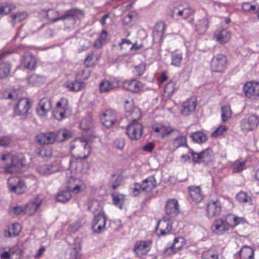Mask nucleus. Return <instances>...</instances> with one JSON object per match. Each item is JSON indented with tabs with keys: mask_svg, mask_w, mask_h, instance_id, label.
Returning <instances> with one entry per match:
<instances>
[{
	"mask_svg": "<svg viewBox=\"0 0 259 259\" xmlns=\"http://www.w3.org/2000/svg\"><path fill=\"white\" fill-rule=\"evenodd\" d=\"M70 150L77 158L85 159L91 153V146L87 140L82 138H78L70 143Z\"/></svg>",
	"mask_w": 259,
	"mask_h": 259,
	"instance_id": "1",
	"label": "nucleus"
},
{
	"mask_svg": "<svg viewBox=\"0 0 259 259\" xmlns=\"http://www.w3.org/2000/svg\"><path fill=\"white\" fill-rule=\"evenodd\" d=\"M83 11L80 9H72L65 12L61 16L64 21L66 28L71 29L79 24L80 20L84 17Z\"/></svg>",
	"mask_w": 259,
	"mask_h": 259,
	"instance_id": "2",
	"label": "nucleus"
},
{
	"mask_svg": "<svg viewBox=\"0 0 259 259\" xmlns=\"http://www.w3.org/2000/svg\"><path fill=\"white\" fill-rule=\"evenodd\" d=\"M2 160L6 162L5 172L9 174L18 172L21 170L23 164L21 157L17 154H7L3 155Z\"/></svg>",
	"mask_w": 259,
	"mask_h": 259,
	"instance_id": "3",
	"label": "nucleus"
},
{
	"mask_svg": "<svg viewBox=\"0 0 259 259\" xmlns=\"http://www.w3.org/2000/svg\"><path fill=\"white\" fill-rule=\"evenodd\" d=\"M195 13V10L183 2H177L174 4L171 17L173 19L187 20Z\"/></svg>",
	"mask_w": 259,
	"mask_h": 259,
	"instance_id": "4",
	"label": "nucleus"
},
{
	"mask_svg": "<svg viewBox=\"0 0 259 259\" xmlns=\"http://www.w3.org/2000/svg\"><path fill=\"white\" fill-rule=\"evenodd\" d=\"M259 124V117L255 114H246L240 121L241 130L244 133H248L255 129Z\"/></svg>",
	"mask_w": 259,
	"mask_h": 259,
	"instance_id": "5",
	"label": "nucleus"
},
{
	"mask_svg": "<svg viewBox=\"0 0 259 259\" xmlns=\"http://www.w3.org/2000/svg\"><path fill=\"white\" fill-rule=\"evenodd\" d=\"M70 112L68 100L62 98L57 102L53 114L55 118L61 121L66 118L67 114H69Z\"/></svg>",
	"mask_w": 259,
	"mask_h": 259,
	"instance_id": "6",
	"label": "nucleus"
},
{
	"mask_svg": "<svg viewBox=\"0 0 259 259\" xmlns=\"http://www.w3.org/2000/svg\"><path fill=\"white\" fill-rule=\"evenodd\" d=\"M192 156L193 161L195 163H204L208 164L212 161L213 157V150L211 148H207L199 153L193 151L190 152Z\"/></svg>",
	"mask_w": 259,
	"mask_h": 259,
	"instance_id": "7",
	"label": "nucleus"
},
{
	"mask_svg": "<svg viewBox=\"0 0 259 259\" xmlns=\"http://www.w3.org/2000/svg\"><path fill=\"white\" fill-rule=\"evenodd\" d=\"M243 91L245 96L251 100L259 98V82L248 81L244 84Z\"/></svg>",
	"mask_w": 259,
	"mask_h": 259,
	"instance_id": "8",
	"label": "nucleus"
},
{
	"mask_svg": "<svg viewBox=\"0 0 259 259\" xmlns=\"http://www.w3.org/2000/svg\"><path fill=\"white\" fill-rule=\"evenodd\" d=\"M8 187L10 191L18 194L23 193L26 189L23 181L19 177H12L8 179Z\"/></svg>",
	"mask_w": 259,
	"mask_h": 259,
	"instance_id": "9",
	"label": "nucleus"
},
{
	"mask_svg": "<svg viewBox=\"0 0 259 259\" xmlns=\"http://www.w3.org/2000/svg\"><path fill=\"white\" fill-rule=\"evenodd\" d=\"M125 115L128 120H131L133 122H137L141 115L140 110L139 108L133 105L132 100L125 102Z\"/></svg>",
	"mask_w": 259,
	"mask_h": 259,
	"instance_id": "10",
	"label": "nucleus"
},
{
	"mask_svg": "<svg viewBox=\"0 0 259 259\" xmlns=\"http://www.w3.org/2000/svg\"><path fill=\"white\" fill-rule=\"evenodd\" d=\"M226 57L221 54L213 57L211 62V68L213 71L222 72L226 68Z\"/></svg>",
	"mask_w": 259,
	"mask_h": 259,
	"instance_id": "11",
	"label": "nucleus"
},
{
	"mask_svg": "<svg viewBox=\"0 0 259 259\" xmlns=\"http://www.w3.org/2000/svg\"><path fill=\"white\" fill-rule=\"evenodd\" d=\"M152 242L151 240L137 241L134 246V252L138 257L146 254L151 249Z\"/></svg>",
	"mask_w": 259,
	"mask_h": 259,
	"instance_id": "12",
	"label": "nucleus"
},
{
	"mask_svg": "<svg viewBox=\"0 0 259 259\" xmlns=\"http://www.w3.org/2000/svg\"><path fill=\"white\" fill-rule=\"evenodd\" d=\"M143 126L138 122H132L130 124L127 128L126 133L129 138L132 140L139 139L142 135Z\"/></svg>",
	"mask_w": 259,
	"mask_h": 259,
	"instance_id": "13",
	"label": "nucleus"
},
{
	"mask_svg": "<svg viewBox=\"0 0 259 259\" xmlns=\"http://www.w3.org/2000/svg\"><path fill=\"white\" fill-rule=\"evenodd\" d=\"M100 120L103 125L110 128L117 121L116 113L111 109L106 110L101 115Z\"/></svg>",
	"mask_w": 259,
	"mask_h": 259,
	"instance_id": "14",
	"label": "nucleus"
},
{
	"mask_svg": "<svg viewBox=\"0 0 259 259\" xmlns=\"http://www.w3.org/2000/svg\"><path fill=\"white\" fill-rule=\"evenodd\" d=\"M122 87L124 89L134 93L141 92L145 88L143 83L135 79L125 80L123 82Z\"/></svg>",
	"mask_w": 259,
	"mask_h": 259,
	"instance_id": "15",
	"label": "nucleus"
},
{
	"mask_svg": "<svg viewBox=\"0 0 259 259\" xmlns=\"http://www.w3.org/2000/svg\"><path fill=\"white\" fill-rule=\"evenodd\" d=\"M206 211L209 218L219 215L222 211L220 201L218 199L210 200L207 203Z\"/></svg>",
	"mask_w": 259,
	"mask_h": 259,
	"instance_id": "16",
	"label": "nucleus"
},
{
	"mask_svg": "<svg viewBox=\"0 0 259 259\" xmlns=\"http://www.w3.org/2000/svg\"><path fill=\"white\" fill-rule=\"evenodd\" d=\"M165 211L167 215L171 218L176 217L180 212L179 204L176 199L168 200L165 205Z\"/></svg>",
	"mask_w": 259,
	"mask_h": 259,
	"instance_id": "17",
	"label": "nucleus"
},
{
	"mask_svg": "<svg viewBox=\"0 0 259 259\" xmlns=\"http://www.w3.org/2000/svg\"><path fill=\"white\" fill-rule=\"evenodd\" d=\"M211 229L213 233L221 235L229 230V227L226 221L220 218L214 221L211 225Z\"/></svg>",
	"mask_w": 259,
	"mask_h": 259,
	"instance_id": "18",
	"label": "nucleus"
},
{
	"mask_svg": "<svg viewBox=\"0 0 259 259\" xmlns=\"http://www.w3.org/2000/svg\"><path fill=\"white\" fill-rule=\"evenodd\" d=\"M56 139L57 134L53 132L40 133L35 138L37 143L41 145L52 144Z\"/></svg>",
	"mask_w": 259,
	"mask_h": 259,
	"instance_id": "19",
	"label": "nucleus"
},
{
	"mask_svg": "<svg viewBox=\"0 0 259 259\" xmlns=\"http://www.w3.org/2000/svg\"><path fill=\"white\" fill-rule=\"evenodd\" d=\"M106 218L105 214L96 215L94 216L92 224V228L94 232L100 233L105 228Z\"/></svg>",
	"mask_w": 259,
	"mask_h": 259,
	"instance_id": "20",
	"label": "nucleus"
},
{
	"mask_svg": "<svg viewBox=\"0 0 259 259\" xmlns=\"http://www.w3.org/2000/svg\"><path fill=\"white\" fill-rule=\"evenodd\" d=\"M118 87L117 81L104 79L99 84V90L101 94H108Z\"/></svg>",
	"mask_w": 259,
	"mask_h": 259,
	"instance_id": "21",
	"label": "nucleus"
},
{
	"mask_svg": "<svg viewBox=\"0 0 259 259\" xmlns=\"http://www.w3.org/2000/svg\"><path fill=\"white\" fill-rule=\"evenodd\" d=\"M30 107V102L27 98H21L14 108V113L16 115L26 114Z\"/></svg>",
	"mask_w": 259,
	"mask_h": 259,
	"instance_id": "22",
	"label": "nucleus"
},
{
	"mask_svg": "<svg viewBox=\"0 0 259 259\" xmlns=\"http://www.w3.org/2000/svg\"><path fill=\"white\" fill-rule=\"evenodd\" d=\"M51 101L47 98L41 99L36 107V112L40 117H46L51 109Z\"/></svg>",
	"mask_w": 259,
	"mask_h": 259,
	"instance_id": "23",
	"label": "nucleus"
},
{
	"mask_svg": "<svg viewBox=\"0 0 259 259\" xmlns=\"http://www.w3.org/2000/svg\"><path fill=\"white\" fill-rule=\"evenodd\" d=\"M197 100L194 97H192L187 100L183 103L182 113L185 116L191 114L197 106Z\"/></svg>",
	"mask_w": 259,
	"mask_h": 259,
	"instance_id": "24",
	"label": "nucleus"
},
{
	"mask_svg": "<svg viewBox=\"0 0 259 259\" xmlns=\"http://www.w3.org/2000/svg\"><path fill=\"white\" fill-rule=\"evenodd\" d=\"M152 130L155 133L158 134L162 138L165 137L174 131V129L168 123L154 125L152 127Z\"/></svg>",
	"mask_w": 259,
	"mask_h": 259,
	"instance_id": "25",
	"label": "nucleus"
},
{
	"mask_svg": "<svg viewBox=\"0 0 259 259\" xmlns=\"http://www.w3.org/2000/svg\"><path fill=\"white\" fill-rule=\"evenodd\" d=\"M172 229V225L169 221L162 219L159 221L156 231L159 235H165L169 233Z\"/></svg>",
	"mask_w": 259,
	"mask_h": 259,
	"instance_id": "26",
	"label": "nucleus"
},
{
	"mask_svg": "<svg viewBox=\"0 0 259 259\" xmlns=\"http://www.w3.org/2000/svg\"><path fill=\"white\" fill-rule=\"evenodd\" d=\"M37 170L40 175L48 176L57 172L59 170V168L54 164H45L39 166Z\"/></svg>",
	"mask_w": 259,
	"mask_h": 259,
	"instance_id": "27",
	"label": "nucleus"
},
{
	"mask_svg": "<svg viewBox=\"0 0 259 259\" xmlns=\"http://www.w3.org/2000/svg\"><path fill=\"white\" fill-rule=\"evenodd\" d=\"M186 244V241L183 237L175 238L171 246L165 249V252L169 251L168 253H174L181 249Z\"/></svg>",
	"mask_w": 259,
	"mask_h": 259,
	"instance_id": "28",
	"label": "nucleus"
},
{
	"mask_svg": "<svg viewBox=\"0 0 259 259\" xmlns=\"http://www.w3.org/2000/svg\"><path fill=\"white\" fill-rule=\"evenodd\" d=\"M214 37L217 41L220 44H225L228 42L231 38V33L227 30L223 29L217 31Z\"/></svg>",
	"mask_w": 259,
	"mask_h": 259,
	"instance_id": "29",
	"label": "nucleus"
},
{
	"mask_svg": "<svg viewBox=\"0 0 259 259\" xmlns=\"http://www.w3.org/2000/svg\"><path fill=\"white\" fill-rule=\"evenodd\" d=\"M142 185V191L151 192L156 186V182L153 176H151L143 181Z\"/></svg>",
	"mask_w": 259,
	"mask_h": 259,
	"instance_id": "30",
	"label": "nucleus"
},
{
	"mask_svg": "<svg viewBox=\"0 0 259 259\" xmlns=\"http://www.w3.org/2000/svg\"><path fill=\"white\" fill-rule=\"evenodd\" d=\"M188 190L190 196L193 201L197 203L202 200L203 195L199 187L191 186L188 188Z\"/></svg>",
	"mask_w": 259,
	"mask_h": 259,
	"instance_id": "31",
	"label": "nucleus"
},
{
	"mask_svg": "<svg viewBox=\"0 0 259 259\" xmlns=\"http://www.w3.org/2000/svg\"><path fill=\"white\" fill-rule=\"evenodd\" d=\"M208 25V18L203 17L197 21L195 24V30L199 34H204L206 31Z\"/></svg>",
	"mask_w": 259,
	"mask_h": 259,
	"instance_id": "32",
	"label": "nucleus"
},
{
	"mask_svg": "<svg viewBox=\"0 0 259 259\" xmlns=\"http://www.w3.org/2000/svg\"><path fill=\"white\" fill-rule=\"evenodd\" d=\"M41 203V200L36 199L33 201H30L25 206V213L31 215L33 214Z\"/></svg>",
	"mask_w": 259,
	"mask_h": 259,
	"instance_id": "33",
	"label": "nucleus"
},
{
	"mask_svg": "<svg viewBox=\"0 0 259 259\" xmlns=\"http://www.w3.org/2000/svg\"><path fill=\"white\" fill-rule=\"evenodd\" d=\"M22 63L25 68L32 70L35 67L36 59L32 54L27 53L23 57Z\"/></svg>",
	"mask_w": 259,
	"mask_h": 259,
	"instance_id": "34",
	"label": "nucleus"
},
{
	"mask_svg": "<svg viewBox=\"0 0 259 259\" xmlns=\"http://www.w3.org/2000/svg\"><path fill=\"white\" fill-rule=\"evenodd\" d=\"M239 253L241 259H254V250L247 245L243 246Z\"/></svg>",
	"mask_w": 259,
	"mask_h": 259,
	"instance_id": "35",
	"label": "nucleus"
},
{
	"mask_svg": "<svg viewBox=\"0 0 259 259\" xmlns=\"http://www.w3.org/2000/svg\"><path fill=\"white\" fill-rule=\"evenodd\" d=\"M88 209L94 213V216L105 214L99 201L96 200H92L89 202Z\"/></svg>",
	"mask_w": 259,
	"mask_h": 259,
	"instance_id": "36",
	"label": "nucleus"
},
{
	"mask_svg": "<svg viewBox=\"0 0 259 259\" xmlns=\"http://www.w3.org/2000/svg\"><path fill=\"white\" fill-rule=\"evenodd\" d=\"M171 65L180 67L183 59V53L179 50H176L171 53Z\"/></svg>",
	"mask_w": 259,
	"mask_h": 259,
	"instance_id": "37",
	"label": "nucleus"
},
{
	"mask_svg": "<svg viewBox=\"0 0 259 259\" xmlns=\"http://www.w3.org/2000/svg\"><path fill=\"white\" fill-rule=\"evenodd\" d=\"M119 45L121 49H123L124 48V46H127V52L137 51L142 46V45H139L137 43L133 44L130 39L126 38H122Z\"/></svg>",
	"mask_w": 259,
	"mask_h": 259,
	"instance_id": "38",
	"label": "nucleus"
},
{
	"mask_svg": "<svg viewBox=\"0 0 259 259\" xmlns=\"http://www.w3.org/2000/svg\"><path fill=\"white\" fill-rule=\"evenodd\" d=\"M226 220L227 223H229L232 227H234L240 224H243L245 222L244 218L237 217L233 214H228L226 216Z\"/></svg>",
	"mask_w": 259,
	"mask_h": 259,
	"instance_id": "39",
	"label": "nucleus"
},
{
	"mask_svg": "<svg viewBox=\"0 0 259 259\" xmlns=\"http://www.w3.org/2000/svg\"><path fill=\"white\" fill-rule=\"evenodd\" d=\"M21 230V227L19 223L12 224L8 230L5 231L4 235L5 237H11L18 235Z\"/></svg>",
	"mask_w": 259,
	"mask_h": 259,
	"instance_id": "40",
	"label": "nucleus"
},
{
	"mask_svg": "<svg viewBox=\"0 0 259 259\" xmlns=\"http://www.w3.org/2000/svg\"><path fill=\"white\" fill-rule=\"evenodd\" d=\"M65 86L70 91L78 92L84 88L85 84L82 81L74 80L68 82Z\"/></svg>",
	"mask_w": 259,
	"mask_h": 259,
	"instance_id": "41",
	"label": "nucleus"
},
{
	"mask_svg": "<svg viewBox=\"0 0 259 259\" xmlns=\"http://www.w3.org/2000/svg\"><path fill=\"white\" fill-rule=\"evenodd\" d=\"M190 137L195 143L200 144L205 142L207 140L206 135L201 132H195L190 135Z\"/></svg>",
	"mask_w": 259,
	"mask_h": 259,
	"instance_id": "42",
	"label": "nucleus"
},
{
	"mask_svg": "<svg viewBox=\"0 0 259 259\" xmlns=\"http://www.w3.org/2000/svg\"><path fill=\"white\" fill-rule=\"evenodd\" d=\"M108 32L106 30L102 31L98 38L95 41L94 47L97 49H101L105 44Z\"/></svg>",
	"mask_w": 259,
	"mask_h": 259,
	"instance_id": "43",
	"label": "nucleus"
},
{
	"mask_svg": "<svg viewBox=\"0 0 259 259\" xmlns=\"http://www.w3.org/2000/svg\"><path fill=\"white\" fill-rule=\"evenodd\" d=\"M201 257L202 259H218L219 254L217 250L210 248L203 251Z\"/></svg>",
	"mask_w": 259,
	"mask_h": 259,
	"instance_id": "44",
	"label": "nucleus"
},
{
	"mask_svg": "<svg viewBox=\"0 0 259 259\" xmlns=\"http://www.w3.org/2000/svg\"><path fill=\"white\" fill-rule=\"evenodd\" d=\"M11 66L9 63L2 62L0 64V79L7 77L10 73Z\"/></svg>",
	"mask_w": 259,
	"mask_h": 259,
	"instance_id": "45",
	"label": "nucleus"
},
{
	"mask_svg": "<svg viewBox=\"0 0 259 259\" xmlns=\"http://www.w3.org/2000/svg\"><path fill=\"white\" fill-rule=\"evenodd\" d=\"M71 198L70 192L68 190L67 191H62L58 193L56 196L57 201L60 202H65L68 201Z\"/></svg>",
	"mask_w": 259,
	"mask_h": 259,
	"instance_id": "46",
	"label": "nucleus"
},
{
	"mask_svg": "<svg viewBox=\"0 0 259 259\" xmlns=\"http://www.w3.org/2000/svg\"><path fill=\"white\" fill-rule=\"evenodd\" d=\"M113 203L120 209L122 208V205L125 200V195L118 193H113L112 194Z\"/></svg>",
	"mask_w": 259,
	"mask_h": 259,
	"instance_id": "47",
	"label": "nucleus"
},
{
	"mask_svg": "<svg viewBox=\"0 0 259 259\" xmlns=\"http://www.w3.org/2000/svg\"><path fill=\"white\" fill-rule=\"evenodd\" d=\"M0 258L1 259H20V256L15 251L9 250L1 253Z\"/></svg>",
	"mask_w": 259,
	"mask_h": 259,
	"instance_id": "48",
	"label": "nucleus"
},
{
	"mask_svg": "<svg viewBox=\"0 0 259 259\" xmlns=\"http://www.w3.org/2000/svg\"><path fill=\"white\" fill-rule=\"evenodd\" d=\"M46 15L47 19L51 23H54L62 19L58 16L57 12L52 9L48 10L46 12Z\"/></svg>",
	"mask_w": 259,
	"mask_h": 259,
	"instance_id": "49",
	"label": "nucleus"
},
{
	"mask_svg": "<svg viewBox=\"0 0 259 259\" xmlns=\"http://www.w3.org/2000/svg\"><path fill=\"white\" fill-rule=\"evenodd\" d=\"M93 126L92 119L89 115L83 118L80 123V127L83 130H88Z\"/></svg>",
	"mask_w": 259,
	"mask_h": 259,
	"instance_id": "50",
	"label": "nucleus"
},
{
	"mask_svg": "<svg viewBox=\"0 0 259 259\" xmlns=\"http://www.w3.org/2000/svg\"><path fill=\"white\" fill-rule=\"evenodd\" d=\"M221 112L222 120L223 122L228 121L231 118L232 111L230 106H223L221 109Z\"/></svg>",
	"mask_w": 259,
	"mask_h": 259,
	"instance_id": "51",
	"label": "nucleus"
},
{
	"mask_svg": "<svg viewBox=\"0 0 259 259\" xmlns=\"http://www.w3.org/2000/svg\"><path fill=\"white\" fill-rule=\"evenodd\" d=\"M76 157L71 158L69 160V168L71 170H76L82 165V162Z\"/></svg>",
	"mask_w": 259,
	"mask_h": 259,
	"instance_id": "52",
	"label": "nucleus"
},
{
	"mask_svg": "<svg viewBox=\"0 0 259 259\" xmlns=\"http://www.w3.org/2000/svg\"><path fill=\"white\" fill-rule=\"evenodd\" d=\"M174 146L176 148L182 146L188 147L186 137L184 136H181L175 138L174 141Z\"/></svg>",
	"mask_w": 259,
	"mask_h": 259,
	"instance_id": "53",
	"label": "nucleus"
},
{
	"mask_svg": "<svg viewBox=\"0 0 259 259\" xmlns=\"http://www.w3.org/2000/svg\"><path fill=\"white\" fill-rule=\"evenodd\" d=\"M233 172H239L245 169V162L236 160L232 165Z\"/></svg>",
	"mask_w": 259,
	"mask_h": 259,
	"instance_id": "54",
	"label": "nucleus"
},
{
	"mask_svg": "<svg viewBox=\"0 0 259 259\" xmlns=\"http://www.w3.org/2000/svg\"><path fill=\"white\" fill-rule=\"evenodd\" d=\"M236 198L240 203H251V199L246 193L243 192H240L236 195Z\"/></svg>",
	"mask_w": 259,
	"mask_h": 259,
	"instance_id": "55",
	"label": "nucleus"
},
{
	"mask_svg": "<svg viewBox=\"0 0 259 259\" xmlns=\"http://www.w3.org/2000/svg\"><path fill=\"white\" fill-rule=\"evenodd\" d=\"M42 80V77L36 74L32 75L28 79L29 84L31 85H39Z\"/></svg>",
	"mask_w": 259,
	"mask_h": 259,
	"instance_id": "56",
	"label": "nucleus"
},
{
	"mask_svg": "<svg viewBox=\"0 0 259 259\" xmlns=\"http://www.w3.org/2000/svg\"><path fill=\"white\" fill-rule=\"evenodd\" d=\"M13 4H6L0 6V15H6L15 9Z\"/></svg>",
	"mask_w": 259,
	"mask_h": 259,
	"instance_id": "57",
	"label": "nucleus"
},
{
	"mask_svg": "<svg viewBox=\"0 0 259 259\" xmlns=\"http://www.w3.org/2000/svg\"><path fill=\"white\" fill-rule=\"evenodd\" d=\"M11 17L14 23H18L25 19L27 14L25 12H19L13 15Z\"/></svg>",
	"mask_w": 259,
	"mask_h": 259,
	"instance_id": "58",
	"label": "nucleus"
},
{
	"mask_svg": "<svg viewBox=\"0 0 259 259\" xmlns=\"http://www.w3.org/2000/svg\"><path fill=\"white\" fill-rule=\"evenodd\" d=\"M77 183H78L77 184L74 186V187L69 190L70 192H72L76 194L84 190L85 187L83 181H77Z\"/></svg>",
	"mask_w": 259,
	"mask_h": 259,
	"instance_id": "59",
	"label": "nucleus"
},
{
	"mask_svg": "<svg viewBox=\"0 0 259 259\" xmlns=\"http://www.w3.org/2000/svg\"><path fill=\"white\" fill-rule=\"evenodd\" d=\"M38 154L42 157L50 158L52 156V150L50 148L39 149Z\"/></svg>",
	"mask_w": 259,
	"mask_h": 259,
	"instance_id": "60",
	"label": "nucleus"
},
{
	"mask_svg": "<svg viewBox=\"0 0 259 259\" xmlns=\"http://www.w3.org/2000/svg\"><path fill=\"white\" fill-rule=\"evenodd\" d=\"M12 142V138L10 136H0V146L8 147Z\"/></svg>",
	"mask_w": 259,
	"mask_h": 259,
	"instance_id": "61",
	"label": "nucleus"
},
{
	"mask_svg": "<svg viewBox=\"0 0 259 259\" xmlns=\"http://www.w3.org/2000/svg\"><path fill=\"white\" fill-rule=\"evenodd\" d=\"M78 257V250L77 247L70 248L67 254V259H77Z\"/></svg>",
	"mask_w": 259,
	"mask_h": 259,
	"instance_id": "62",
	"label": "nucleus"
},
{
	"mask_svg": "<svg viewBox=\"0 0 259 259\" xmlns=\"http://www.w3.org/2000/svg\"><path fill=\"white\" fill-rule=\"evenodd\" d=\"M77 181H81V180L78 178H75L73 177H70L67 182V189L68 191L71 189L74 186L77 184Z\"/></svg>",
	"mask_w": 259,
	"mask_h": 259,
	"instance_id": "63",
	"label": "nucleus"
},
{
	"mask_svg": "<svg viewBox=\"0 0 259 259\" xmlns=\"http://www.w3.org/2000/svg\"><path fill=\"white\" fill-rule=\"evenodd\" d=\"M175 92L174 84L172 82L170 81L167 83L164 88V92L168 96H171Z\"/></svg>",
	"mask_w": 259,
	"mask_h": 259,
	"instance_id": "64",
	"label": "nucleus"
}]
</instances>
